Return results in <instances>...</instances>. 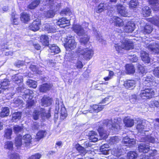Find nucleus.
<instances>
[{
  "label": "nucleus",
  "mask_w": 159,
  "mask_h": 159,
  "mask_svg": "<svg viewBox=\"0 0 159 159\" xmlns=\"http://www.w3.org/2000/svg\"><path fill=\"white\" fill-rule=\"evenodd\" d=\"M118 119H114L113 123L112 120H103L102 122L103 127L99 126L98 129V131L100 137L103 139H105L107 138L109 135V133L104 129L105 127L109 129L111 128L112 130L115 131H117L120 129V126L117 122Z\"/></svg>",
  "instance_id": "f257e3e1"
},
{
  "label": "nucleus",
  "mask_w": 159,
  "mask_h": 159,
  "mask_svg": "<svg viewBox=\"0 0 159 159\" xmlns=\"http://www.w3.org/2000/svg\"><path fill=\"white\" fill-rule=\"evenodd\" d=\"M139 131V139L141 142H145L147 143H154L155 139L151 135L146 136V132L148 131L147 128L145 127L144 125L141 122L139 123L136 127Z\"/></svg>",
  "instance_id": "f03ea898"
},
{
  "label": "nucleus",
  "mask_w": 159,
  "mask_h": 159,
  "mask_svg": "<svg viewBox=\"0 0 159 159\" xmlns=\"http://www.w3.org/2000/svg\"><path fill=\"white\" fill-rule=\"evenodd\" d=\"M114 47L116 50L119 52L122 49L127 50L134 48V44L132 42L128 39H125L121 42V44H116Z\"/></svg>",
  "instance_id": "7ed1b4c3"
},
{
  "label": "nucleus",
  "mask_w": 159,
  "mask_h": 159,
  "mask_svg": "<svg viewBox=\"0 0 159 159\" xmlns=\"http://www.w3.org/2000/svg\"><path fill=\"white\" fill-rule=\"evenodd\" d=\"M76 52L79 55L83 56V57L86 60L90 59L93 54V52L92 49L88 48H83L81 47L78 48Z\"/></svg>",
  "instance_id": "20e7f679"
},
{
  "label": "nucleus",
  "mask_w": 159,
  "mask_h": 159,
  "mask_svg": "<svg viewBox=\"0 0 159 159\" xmlns=\"http://www.w3.org/2000/svg\"><path fill=\"white\" fill-rule=\"evenodd\" d=\"M154 90L150 87H146L141 91L140 97L143 99H149L152 98L154 95Z\"/></svg>",
  "instance_id": "39448f33"
},
{
  "label": "nucleus",
  "mask_w": 159,
  "mask_h": 159,
  "mask_svg": "<svg viewBox=\"0 0 159 159\" xmlns=\"http://www.w3.org/2000/svg\"><path fill=\"white\" fill-rule=\"evenodd\" d=\"M16 91L18 93H22L23 98L24 99H31L32 96L31 95L32 94L33 92L29 89L24 87L23 85L20 87L19 86L16 88Z\"/></svg>",
  "instance_id": "423d86ee"
},
{
  "label": "nucleus",
  "mask_w": 159,
  "mask_h": 159,
  "mask_svg": "<svg viewBox=\"0 0 159 159\" xmlns=\"http://www.w3.org/2000/svg\"><path fill=\"white\" fill-rule=\"evenodd\" d=\"M74 36H68L66 40H67L65 44V47L67 50L70 51L75 49L76 46V43L74 39Z\"/></svg>",
  "instance_id": "0eeeda50"
},
{
  "label": "nucleus",
  "mask_w": 159,
  "mask_h": 159,
  "mask_svg": "<svg viewBox=\"0 0 159 159\" xmlns=\"http://www.w3.org/2000/svg\"><path fill=\"white\" fill-rule=\"evenodd\" d=\"M145 42V47L149 49L154 53L159 54V43H154L153 44L147 43Z\"/></svg>",
  "instance_id": "6e6552de"
},
{
  "label": "nucleus",
  "mask_w": 159,
  "mask_h": 159,
  "mask_svg": "<svg viewBox=\"0 0 159 159\" xmlns=\"http://www.w3.org/2000/svg\"><path fill=\"white\" fill-rule=\"evenodd\" d=\"M116 7L118 12L121 16H127L128 13L125 7L120 4H117Z\"/></svg>",
  "instance_id": "1a4fd4ad"
},
{
  "label": "nucleus",
  "mask_w": 159,
  "mask_h": 159,
  "mask_svg": "<svg viewBox=\"0 0 159 159\" xmlns=\"http://www.w3.org/2000/svg\"><path fill=\"white\" fill-rule=\"evenodd\" d=\"M73 29L74 32L78 36H82L85 34L83 28L80 25H75L73 27Z\"/></svg>",
  "instance_id": "9d476101"
},
{
  "label": "nucleus",
  "mask_w": 159,
  "mask_h": 159,
  "mask_svg": "<svg viewBox=\"0 0 159 159\" xmlns=\"http://www.w3.org/2000/svg\"><path fill=\"white\" fill-rule=\"evenodd\" d=\"M40 23V20L39 19H37L34 20L33 23L29 25V28L30 30L34 31L38 30L39 29Z\"/></svg>",
  "instance_id": "9b49d317"
},
{
  "label": "nucleus",
  "mask_w": 159,
  "mask_h": 159,
  "mask_svg": "<svg viewBox=\"0 0 159 159\" xmlns=\"http://www.w3.org/2000/svg\"><path fill=\"white\" fill-rule=\"evenodd\" d=\"M122 143L126 146L130 147L135 145L136 141L134 139H130L128 137H125L122 141Z\"/></svg>",
  "instance_id": "f8f14e48"
},
{
  "label": "nucleus",
  "mask_w": 159,
  "mask_h": 159,
  "mask_svg": "<svg viewBox=\"0 0 159 159\" xmlns=\"http://www.w3.org/2000/svg\"><path fill=\"white\" fill-rule=\"evenodd\" d=\"M57 24L61 27L65 28L70 25V21L65 18H62L57 22Z\"/></svg>",
  "instance_id": "ddd939ff"
},
{
  "label": "nucleus",
  "mask_w": 159,
  "mask_h": 159,
  "mask_svg": "<svg viewBox=\"0 0 159 159\" xmlns=\"http://www.w3.org/2000/svg\"><path fill=\"white\" fill-rule=\"evenodd\" d=\"M44 30L48 33H54L56 32L55 25L53 23H46L44 25Z\"/></svg>",
  "instance_id": "4468645a"
},
{
  "label": "nucleus",
  "mask_w": 159,
  "mask_h": 159,
  "mask_svg": "<svg viewBox=\"0 0 159 159\" xmlns=\"http://www.w3.org/2000/svg\"><path fill=\"white\" fill-rule=\"evenodd\" d=\"M135 25L133 22H129L124 27V31L126 33L132 32L134 30Z\"/></svg>",
  "instance_id": "2eb2a0df"
},
{
  "label": "nucleus",
  "mask_w": 159,
  "mask_h": 159,
  "mask_svg": "<svg viewBox=\"0 0 159 159\" xmlns=\"http://www.w3.org/2000/svg\"><path fill=\"white\" fill-rule=\"evenodd\" d=\"M52 86V85L50 84H44L39 86V90L41 92H46L49 91Z\"/></svg>",
  "instance_id": "dca6fc26"
},
{
  "label": "nucleus",
  "mask_w": 159,
  "mask_h": 159,
  "mask_svg": "<svg viewBox=\"0 0 159 159\" xmlns=\"http://www.w3.org/2000/svg\"><path fill=\"white\" fill-rule=\"evenodd\" d=\"M140 56L142 60L144 62L148 63L150 62L151 59L148 53L144 51H141Z\"/></svg>",
  "instance_id": "f3484780"
},
{
  "label": "nucleus",
  "mask_w": 159,
  "mask_h": 159,
  "mask_svg": "<svg viewBox=\"0 0 159 159\" xmlns=\"http://www.w3.org/2000/svg\"><path fill=\"white\" fill-rule=\"evenodd\" d=\"M32 138L30 134H27L24 135L22 137L23 140V145L25 146H29L31 143V140Z\"/></svg>",
  "instance_id": "a211bd4d"
},
{
  "label": "nucleus",
  "mask_w": 159,
  "mask_h": 159,
  "mask_svg": "<svg viewBox=\"0 0 159 159\" xmlns=\"http://www.w3.org/2000/svg\"><path fill=\"white\" fill-rule=\"evenodd\" d=\"M52 99L48 97L44 96L41 100L43 106H48L51 104Z\"/></svg>",
  "instance_id": "6ab92c4d"
},
{
  "label": "nucleus",
  "mask_w": 159,
  "mask_h": 159,
  "mask_svg": "<svg viewBox=\"0 0 159 159\" xmlns=\"http://www.w3.org/2000/svg\"><path fill=\"white\" fill-rule=\"evenodd\" d=\"M12 80L16 84L21 83L23 81V76L20 74H16L12 76Z\"/></svg>",
  "instance_id": "aec40b11"
},
{
  "label": "nucleus",
  "mask_w": 159,
  "mask_h": 159,
  "mask_svg": "<svg viewBox=\"0 0 159 159\" xmlns=\"http://www.w3.org/2000/svg\"><path fill=\"white\" fill-rule=\"evenodd\" d=\"M138 150L139 152L146 153L149 151L150 147L145 144L141 143L139 145Z\"/></svg>",
  "instance_id": "412c9836"
},
{
  "label": "nucleus",
  "mask_w": 159,
  "mask_h": 159,
  "mask_svg": "<svg viewBox=\"0 0 159 159\" xmlns=\"http://www.w3.org/2000/svg\"><path fill=\"white\" fill-rule=\"evenodd\" d=\"M135 82L134 80H129L125 81L124 85L126 89H133L135 87Z\"/></svg>",
  "instance_id": "4be33fe9"
},
{
  "label": "nucleus",
  "mask_w": 159,
  "mask_h": 159,
  "mask_svg": "<svg viewBox=\"0 0 159 159\" xmlns=\"http://www.w3.org/2000/svg\"><path fill=\"white\" fill-rule=\"evenodd\" d=\"M112 19L116 26L120 27L124 25V21L120 18L116 16H113Z\"/></svg>",
  "instance_id": "5701e85b"
},
{
  "label": "nucleus",
  "mask_w": 159,
  "mask_h": 159,
  "mask_svg": "<svg viewBox=\"0 0 159 159\" xmlns=\"http://www.w3.org/2000/svg\"><path fill=\"white\" fill-rule=\"evenodd\" d=\"M19 16L16 14L15 11H13L11 14V21L13 25H18L19 23Z\"/></svg>",
  "instance_id": "b1692460"
},
{
  "label": "nucleus",
  "mask_w": 159,
  "mask_h": 159,
  "mask_svg": "<svg viewBox=\"0 0 159 159\" xmlns=\"http://www.w3.org/2000/svg\"><path fill=\"white\" fill-rule=\"evenodd\" d=\"M123 149L121 146L116 147L112 149L111 151V154L115 156L118 157L121 155Z\"/></svg>",
  "instance_id": "393cba45"
},
{
  "label": "nucleus",
  "mask_w": 159,
  "mask_h": 159,
  "mask_svg": "<svg viewBox=\"0 0 159 159\" xmlns=\"http://www.w3.org/2000/svg\"><path fill=\"white\" fill-rule=\"evenodd\" d=\"M125 125L126 127H131L134 125V120L128 117H125L123 120Z\"/></svg>",
  "instance_id": "a878e982"
},
{
  "label": "nucleus",
  "mask_w": 159,
  "mask_h": 159,
  "mask_svg": "<svg viewBox=\"0 0 159 159\" xmlns=\"http://www.w3.org/2000/svg\"><path fill=\"white\" fill-rule=\"evenodd\" d=\"M21 116V112H15L12 115L11 121L14 122H17L20 119Z\"/></svg>",
  "instance_id": "bb28decb"
},
{
  "label": "nucleus",
  "mask_w": 159,
  "mask_h": 159,
  "mask_svg": "<svg viewBox=\"0 0 159 159\" xmlns=\"http://www.w3.org/2000/svg\"><path fill=\"white\" fill-rule=\"evenodd\" d=\"M49 47L50 48V52L52 53H53L54 54H57L60 51L59 48L54 44H50Z\"/></svg>",
  "instance_id": "cd10ccee"
},
{
  "label": "nucleus",
  "mask_w": 159,
  "mask_h": 159,
  "mask_svg": "<svg viewBox=\"0 0 159 159\" xmlns=\"http://www.w3.org/2000/svg\"><path fill=\"white\" fill-rule=\"evenodd\" d=\"M40 41L43 45H49V38L47 35L45 34L41 35L40 37Z\"/></svg>",
  "instance_id": "c85d7f7f"
},
{
  "label": "nucleus",
  "mask_w": 159,
  "mask_h": 159,
  "mask_svg": "<svg viewBox=\"0 0 159 159\" xmlns=\"http://www.w3.org/2000/svg\"><path fill=\"white\" fill-rule=\"evenodd\" d=\"M42 111H44V109L42 108H41L39 110H34L33 113L34 119L35 120H37L40 116L42 117Z\"/></svg>",
  "instance_id": "c756f323"
},
{
  "label": "nucleus",
  "mask_w": 159,
  "mask_h": 159,
  "mask_svg": "<svg viewBox=\"0 0 159 159\" xmlns=\"http://www.w3.org/2000/svg\"><path fill=\"white\" fill-rule=\"evenodd\" d=\"M109 145L107 144H104L101 146L100 152L102 154L104 155H107L109 154Z\"/></svg>",
  "instance_id": "7c9ffc66"
},
{
  "label": "nucleus",
  "mask_w": 159,
  "mask_h": 159,
  "mask_svg": "<svg viewBox=\"0 0 159 159\" xmlns=\"http://www.w3.org/2000/svg\"><path fill=\"white\" fill-rule=\"evenodd\" d=\"M9 113L10 111L8 107H5L2 108L0 113V116L2 117L8 116L9 114Z\"/></svg>",
  "instance_id": "2f4dec72"
},
{
  "label": "nucleus",
  "mask_w": 159,
  "mask_h": 159,
  "mask_svg": "<svg viewBox=\"0 0 159 159\" xmlns=\"http://www.w3.org/2000/svg\"><path fill=\"white\" fill-rule=\"evenodd\" d=\"M20 19L21 21L24 23H27L30 20V16L26 13H23L21 14Z\"/></svg>",
  "instance_id": "473e14b6"
},
{
  "label": "nucleus",
  "mask_w": 159,
  "mask_h": 159,
  "mask_svg": "<svg viewBox=\"0 0 159 159\" xmlns=\"http://www.w3.org/2000/svg\"><path fill=\"white\" fill-rule=\"evenodd\" d=\"M126 71L127 74H132L135 72V69L132 64H128L126 66Z\"/></svg>",
  "instance_id": "72a5a7b5"
},
{
  "label": "nucleus",
  "mask_w": 159,
  "mask_h": 159,
  "mask_svg": "<svg viewBox=\"0 0 159 159\" xmlns=\"http://www.w3.org/2000/svg\"><path fill=\"white\" fill-rule=\"evenodd\" d=\"M9 82L7 79H5L3 81L0 82V88L3 89H7V86L9 84Z\"/></svg>",
  "instance_id": "f704fd0d"
},
{
  "label": "nucleus",
  "mask_w": 159,
  "mask_h": 159,
  "mask_svg": "<svg viewBox=\"0 0 159 159\" xmlns=\"http://www.w3.org/2000/svg\"><path fill=\"white\" fill-rule=\"evenodd\" d=\"M151 10L147 6L144 7L142 9V13L144 16H148L150 15Z\"/></svg>",
  "instance_id": "c9c22d12"
},
{
  "label": "nucleus",
  "mask_w": 159,
  "mask_h": 159,
  "mask_svg": "<svg viewBox=\"0 0 159 159\" xmlns=\"http://www.w3.org/2000/svg\"><path fill=\"white\" fill-rule=\"evenodd\" d=\"M75 148L82 155H84L87 152L85 149L79 144H76Z\"/></svg>",
  "instance_id": "e433bc0d"
},
{
  "label": "nucleus",
  "mask_w": 159,
  "mask_h": 159,
  "mask_svg": "<svg viewBox=\"0 0 159 159\" xmlns=\"http://www.w3.org/2000/svg\"><path fill=\"white\" fill-rule=\"evenodd\" d=\"M21 139V136L20 135L17 136L15 138V144L17 148H20L22 144Z\"/></svg>",
  "instance_id": "4c0bfd02"
},
{
  "label": "nucleus",
  "mask_w": 159,
  "mask_h": 159,
  "mask_svg": "<svg viewBox=\"0 0 159 159\" xmlns=\"http://www.w3.org/2000/svg\"><path fill=\"white\" fill-rule=\"evenodd\" d=\"M46 134V133L45 130H40L37 134L36 139L39 141L44 137Z\"/></svg>",
  "instance_id": "58836bf2"
},
{
  "label": "nucleus",
  "mask_w": 159,
  "mask_h": 159,
  "mask_svg": "<svg viewBox=\"0 0 159 159\" xmlns=\"http://www.w3.org/2000/svg\"><path fill=\"white\" fill-rule=\"evenodd\" d=\"M4 148L6 149L12 150L13 148V143L12 141H8L5 142Z\"/></svg>",
  "instance_id": "ea45409f"
},
{
  "label": "nucleus",
  "mask_w": 159,
  "mask_h": 159,
  "mask_svg": "<svg viewBox=\"0 0 159 159\" xmlns=\"http://www.w3.org/2000/svg\"><path fill=\"white\" fill-rule=\"evenodd\" d=\"M107 9V5L104 3H101L98 6L96 12L100 13Z\"/></svg>",
  "instance_id": "a19ab883"
},
{
  "label": "nucleus",
  "mask_w": 159,
  "mask_h": 159,
  "mask_svg": "<svg viewBox=\"0 0 159 159\" xmlns=\"http://www.w3.org/2000/svg\"><path fill=\"white\" fill-rule=\"evenodd\" d=\"M84 37L80 39V42L82 45H86L88 42L89 37L87 35H84Z\"/></svg>",
  "instance_id": "79ce46f5"
},
{
  "label": "nucleus",
  "mask_w": 159,
  "mask_h": 159,
  "mask_svg": "<svg viewBox=\"0 0 159 159\" xmlns=\"http://www.w3.org/2000/svg\"><path fill=\"white\" fill-rule=\"evenodd\" d=\"M127 157L129 159H136L138 154L135 152L131 151L128 153Z\"/></svg>",
  "instance_id": "37998d69"
},
{
  "label": "nucleus",
  "mask_w": 159,
  "mask_h": 159,
  "mask_svg": "<svg viewBox=\"0 0 159 159\" xmlns=\"http://www.w3.org/2000/svg\"><path fill=\"white\" fill-rule=\"evenodd\" d=\"M40 2V1L39 0L34 1L28 6V7L31 9H34L39 4Z\"/></svg>",
  "instance_id": "c03bdc74"
},
{
  "label": "nucleus",
  "mask_w": 159,
  "mask_h": 159,
  "mask_svg": "<svg viewBox=\"0 0 159 159\" xmlns=\"http://www.w3.org/2000/svg\"><path fill=\"white\" fill-rule=\"evenodd\" d=\"M37 82L36 81L30 79H29L27 81V84L29 87L35 88L37 87Z\"/></svg>",
  "instance_id": "a18cd8bd"
},
{
  "label": "nucleus",
  "mask_w": 159,
  "mask_h": 159,
  "mask_svg": "<svg viewBox=\"0 0 159 159\" xmlns=\"http://www.w3.org/2000/svg\"><path fill=\"white\" fill-rule=\"evenodd\" d=\"M120 141L119 139L116 136L111 137L109 141V143L111 144H116Z\"/></svg>",
  "instance_id": "49530a36"
},
{
  "label": "nucleus",
  "mask_w": 159,
  "mask_h": 159,
  "mask_svg": "<svg viewBox=\"0 0 159 159\" xmlns=\"http://www.w3.org/2000/svg\"><path fill=\"white\" fill-rule=\"evenodd\" d=\"M152 30V27L150 25H147L144 27L143 32L145 34H149L151 32Z\"/></svg>",
  "instance_id": "de8ad7c7"
},
{
  "label": "nucleus",
  "mask_w": 159,
  "mask_h": 159,
  "mask_svg": "<svg viewBox=\"0 0 159 159\" xmlns=\"http://www.w3.org/2000/svg\"><path fill=\"white\" fill-rule=\"evenodd\" d=\"M12 130L11 129H7L5 132L4 136L7 139H11V135L12 134Z\"/></svg>",
  "instance_id": "09e8293b"
},
{
  "label": "nucleus",
  "mask_w": 159,
  "mask_h": 159,
  "mask_svg": "<svg viewBox=\"0 0 159 159\" xmlns=\"http://www.w3.org/2000/svg\"><path fill=\"white\" fill-rule=\"evenodd\" d=\"M8 159H19V156L17 153H13L8 154Z\"/></svg>",
  "instance_id": "8fccbe9b"
},
{
  "label": "nucleus",
  "mask_w": 159,
  "mask_h": 159,
  "mask_svg": "<svg viewBox=\"0 0 159 159\" xmlns=\"http://www.w3.org/2000/svg\"><path fill=\"white\" fill-rule=\"evenodd\" d=\"M60 113L61 116L63 117L64 118H66L67 116V111L64 105L61 106Z\"/></svg>",
  "instance_id": "3c124183"
},
{
  "label": "nucleus",
  "mask_w": 159,
  "mask_h": 159,
  "mask_svg": "<svg viewBox=\"0 0 159 159\" xmlns=\"http://www.w3.org/2000/svg\"><path fill=\"white\" fill-rule=\"evenodd\" d=\"M90 107L93 108L94 111H102L104 108L103 106H101L100 105H93L92 106H90Z\"/></svg>",
  "instance_id": "603ef678"
},
{
  "label": "nucleus",
  "mask_w": 159,
  "mask_h": 159,
  "mask_svg": "<svg viewBox=\"0 0 159 159\" xmlns=\"http://www.w3.org/2000/svg\"><path fill=\"white\" fill-rule=\"evenodd\" d=\"M129 4L130 8H135L138 4V0H131Z\"/></svg>",
  "instance_id": "864d4df0"
},
{
  "label": "nucleus",
  "mask_w": 159,
  "mask_h": 159,
  "mask_svg": "<svg viewBox=\"0 0 159 159\" xmlns=\"http://www.w3.org/2000/svg\"><path fill=\"white\" fill-rule=\"evenodd\" d=\"M46 17L48 18H52L55 15L54 12L52 10H50L44 13Z\"/></svg>",
  "instance_id": "5fc2aeb1"
},
{
  "label": "nucleus",
  "mask_w": 159,
  "mask_h": 159,
  "mask_svg": "<svg viewBox=\"0 0 159 159\" xmlns=\"http://www.w3.org/2000/svg\"><path fill=\"white\" fill-rule=\"evenodd\" d=\"M152 80V79L150 76L144 77L142 80L143 84H147V83H148L150 82H151Z\"/></svg>",
  "instance_id": "6e6d98bb"
},
{
  "label": "nucleus",
  "mask_w": 159,
  "mask_h": 159,
  "mask_svg": "<svg viewBox=\"0 0 159 159\" xmlns=\"http://www.w3.org/2000/svg\"><path fill=\"white\" fill-rule=\"evenodd\" d=\"M23 128L18 125H15L13 126V130L15 134L19 133L21 132Z\"/></svg>",
  "instance_id": "4d7b16f0"
},
{
  "label": "nucleus",
  "mask_w": 159,
  "mask_h": 159,
  "mask_svg": "<svg viewBox=\"0 0 159 159\" xmlns=\"http://www.w3.org/2000/svg\"><path fill=\"white\" fill-rule=\"evenodd\" d=\"M61 14H65L66 15L70 16L72 14V12L70 9L68 8H66L62 11L61 12Z\"/></svg>",
  "instance_id": "13d9d810"
},
{
  "label": "nucleus",
  "mask_w": 159,
  "mask_h": 159,
  "mask_svg": "<svg viewBox=\"0 0 159 159\" xmlns=\"http://www.w3.org/2000/svg\"><path fill=\"white\" fill-rule=\"evenodd\" d=\"M41 156V154L37 153L30 157L28 159H39Z\"/></svg>",
  "instance_id": "bf43d9fd"
},
{
  "label": "nucleus",
  "mask_w": 159,
  "mask_h": 159,
  "mask_svg": "<svg viewBox=\"0 0 159 159\" xmlns=\"http://www.w3.org/2000/svg\"><path fill=\"white\" fill-rule=\"evenodd\" d=\"M137 99V97L136 95L135 94L132 95L130 99V102L132 103H134L136 102Z\"/></svg>",
  "instance_id": "052dcab7"
},
{
  "label": "nucleus",
  "mask_w": 159,
  "mask_h": 159,
  "mask_svg": "<svg viewBox=\"0 0 159 159\" xmlns=\"http://www.w3.org/2000/svg\"><path fill=\"white\" fill-rule=\"evenodd\" d=\"M153 73L155 76L159 77V66L155 68L153 70Z\"/></svg>",
  "instance_id": "680f3d73"
},
{
  "label": "nucleus",
  "mask_w": 159,
  "mask_h": 159,
  "mask_svg": "<svg viewBox=\"0 0 159 159\" xmlns=\"http://www.w3.org/2000/svg\"><path fill=\"white\" fill-rule=\"evenodd\" d=\"M25 64V62L23 61H18L15 63V65L19 67L20 66H23Z\"/></svg>",
  "instance_id": "e2e57ef3"
},
{
  "label": "nucleus",
  "mask_w": 159,
  "mask_h": 159,
  "mask_svg": "<svg viewBox=\"0 0 159 159\" xmlns=\"http://www.w3.org/2000/svg\"><path fill=\"white\" fill-rule=\"evenodd\" d=\"M98 136L97 134L96 135H93V136H91L89 137V139L91 141L95 142L97 141L98 139L97 138Z\"/></svg>",
  "instance_id": "0e129e2a"
},
{
  "label": "nucleus",
  "mask_w": 159,
  "mask_h": 159,
  "mask_svg": "<svg viewBox=\"0 0 159 159\" xmlns=\"http://www.w3.org/2000/svg\"><path fill=\"white\" fill-rule=\"evenodd\" d=\"M42 117H45L46 118H49L51 116L50 113L49 111H48L47 113L45 112V111L44 109V111H42Z\"/></svg>",
  "instance_id": "69168bd1"
},
{
  "label": "nucleus",
  "mask_w": 159,
  "mask_h": 159,
  "mask_svg": "<svg viewBox=\"0 0 159 159\" xmlns=\"http://www.w3.org/2000/svg\"><path fill=\"white\" fill-rule=\"evenodd\" d=\"M56 108L55 113H57L59 109V102L58 99L56 100Z\"/></svg>",
  "instance_id": "338daca9"
},
{
  "label": "nucleus",
  "mask_w": 159,
  "mask_h": 159,
  "mask_svg": "<svg viewBox=\"0 0 159 159\" xmlns=\"http://www.w3.org/2000/svg\"><path fill=\"white\" fill-rule=\"evenodd\" d=\"M157 151L155 150L151 151L149 156L148 159H154L153 157L155 156Z\"/></svg>",
  "instance_id": "774afa93"
}]
</instances>
